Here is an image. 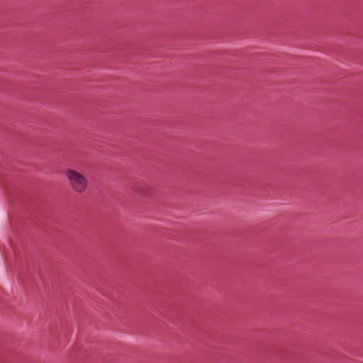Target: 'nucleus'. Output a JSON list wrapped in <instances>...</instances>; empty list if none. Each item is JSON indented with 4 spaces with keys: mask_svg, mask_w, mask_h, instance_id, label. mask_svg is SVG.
<instances>
[{
    "mask_svg": "<svg viewBox=\"0 0 363 363\" xmlns=\"http://www.w3.org/2000/svg\"><path fill=\"white\" fill-rule=\"evenodd\" d=\"M69 186L74 191L82 193L88 187V179L82 173L69 169Z\"/></svg>",
    "mask_w": 363,
    "mask_h": 363,
    "instance_id": "obj_1",
    "label": "nucleus"
}]
</instances>
